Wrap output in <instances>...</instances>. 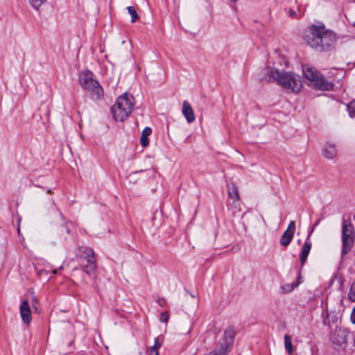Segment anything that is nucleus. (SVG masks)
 Instances as JSON below:
<instances>
[{"label": "nucleus", "instance_id": "obj_9", "mask_svg": "<svg viewBox=\"0 0 355 355\" xmlns=\"http://www.w3.org/2000/svg\"><path fill=\"white\" fill-rule=\"evenodd\" d=\"M81 269L88 275H95L96 270V263L95 257L82 259L80 261Z\"/></svg>", "mask_w": 355, "mask_h": 355}, {"label": "nucleus", "instance_id": "obj_10", "mask_svg": "<svg viewBox=\"0 0 355 355\" xmlns=\"http://www.w3.org/2000/svg\"><path fill=\"white\" fill-rule=\"evenodd\" d=\"M313 232V229L310 230V232H309V234L307 236V238L306 239L305 243L303 245L302 248V251L300 253V259L302 266H303L305 263V262L306 261L307 257L309 254V252H310V250L311 248L312 244L309 240V238Z\"/></svg>", "mask_w": 355, "mask_h": 355}, {"label": "nucleus", "instance_id": "obj_19", "mask_svg": "<svg viewBox=\"0 0 355 355\" xmlns=\"http://www.w3.org/2000/svg\"><path fill=\"white\" fill-rule=\"evenodd\" d=\"M298 282H293L291 284H285L282 286V289L284 293H290L298 286Z\"/></svg>", "mask_w": 355, "mask_h": 355}, {"label": "nucleus", "instance_id": "obj_34", "mask_svg": "<svg viewBox=\"0 0 355 355\" xmlns=\"http://www.w3.org/2000/svg\"><path fill=\"white\" fill-rule=\"evenodd\" d=\"M232 2H234V3H236V1H238L239 0H230Z\"/></svg>", "mask_w": 355, "mask_h": 355}, {"label": "nucleus", "instance_id": "obj_20", "mask_svg": "<svg viewBox=\"0 0 355 355\" xmlns=\"http://www.w3.org/2000/svg\"><path fill=\"white\" fill-rule=\"evenodd\" d=\"M128 13L131 16V22L134 23L139 19V15L136 10V8L134 6H128L127 8Z\"/></svg>", "mask_w": 355, "mask_h": 355}, {"label": "nucleus", "instance_id": "obj_8", "mask_svg": "<svg viewBox=\"0 0 355 355\" xmlns=\"http://www.w3.org/2000/svg\"><path fill=\"white\" fill-rule=\"evenodd\" d=\"M349 334V331L347 328L336 327L331 333L330 340L335 347H340L344 349L347 346Z\"/></svg>", "mask_w": 355, "mask_h": 355}, {"label": "nucleus", "instance_id": "obj_28", "mask_svg": "<svg viewBox=\"0 0 355 355\" xmlns=\"http://www.w3.org/2000/svg\"><path fill=\"white\" fill-rule=\"evenodd\" d=\"M157 304L162 306L166 304V300L164 298H159L157 301Z\"/></svg>", "mask_w": 355, "mask_h": 355}, {"label": "nucleus", "instance_id": "obj_14", "mask_svg": "<svg viewBox=\"0 0 355 355\" xmlns=\"http://www.w3.org/2000/svg\"><path fill=\"white\" fill-rule=\"evenodd\" d=\"M182 114L189 123L195 121L193 110L191 105L187 101H184L182 104Z\"/></svg>", "mask_w": 355, "mask_h": 355}, {"label": "nucleus", "instance_id": "obj_31", "mask_svg": "<svg viewBox=\"0 0 355 355\" xmlns=\"http://www.w3.org/2000/svg\"><path fill=\"white\" fill-rule=\"evenodd\" d=\"M318 223H319L318 221V222H316V223L314 224V225H313V227H312V229H311V230H313V229L314 230L315 227L316 225H318Z\"/></svg>", "mask_w": 355, "mask_h": 355}, {"label": "nucleus", "instance_id": "obj_1", "mask_svg": "<svg viewBox=\"0 0 355 355\" xmlns=\"http://www.w3.org/2000/svg\"><path fill=\"white\" fill-rule=\"evenodd\" d=\"M304 39L311 47L319 51H328L333 47L336 41V34L325 29L324 26L312 25L305 32Z\"/></svg>", "mask_w": 355, "mask_h": 355}, {"label": "nucleus", "instance_id": "obj_6", "mask_svg": "<svg viewBox=\"0 0 355 355\" xmlns=\"http://www.w3.org/2000/svg\"><path fill=\"white\" fill-rule=\"evenodd\" d=\"M80 84L84 89L95 95L97 98L103 96V89L91 71L87 70L80 73Z\"/></svg>", "mask_w": 355, "mask_h": 355}, {"label": "nucleus", "instance_id": "obj_22", "mask_svg": "<svg viewBox=\"0 0 355 355\" xmlns=\"http://www.w3.org/2000/svg\"><path fill=\"white\" fill-rule=\"evenodd\" d=\"M347 110L349 116L352 118H355V100L351 101L347 105Z\"/></svg>", "mask_w": 355, "mask_h": 355}, {"label": "nucleus", "instance_id": "obj_29", "mask_svg": "<svg viewBox=\"0 0 355 355\" xmlns=\"http://www.w3.org/2000/svg\"><path fill=\"white\" fill-rule=\"evenodd\" d=\"M351 320L352 323L355 324V307L353 309L351 313Z\"/></svg>", "mask_w": 355, "mask_h": 355}, {"label": "nucleus", "instance_id": "obj_12", "mask_svg": "<svg viewBox=\"0 0 355 355\" xmlns=\"http://www.w3.org/2000/svg\"><path fill=\"white\" fill-rule=\"evenodd\" d=\"M227 193L229 198L232 200V205L236 208L239 206V194L237 187L235 184L232 183L227 186Z\"/></svg>", "mask_w": 355, "mask_h": 355}, {"label": "nucleus", "instance_id": "obj_26", "mask_svg": "<svg viewBox=\"0 0 355 355\" xmlns=\"http://www.w3.org/2000/svg\"><path fill=\"white\" fill-rule=\"evenodd\" d=\"M146 352L148 355H158L159 354L157 349L153 347L148 348Z\"/></svg>", "mask_w": 355, "mask_h": 355}, {"label": "nucleus", "instance_id": "obj_5", "mask_svg": "<svg viewBox=\"0 0 355 355\" xmlns=\"http://www.w3.org/2000/svg\"><path fill=\"white\" fill-rule=\"evenodd\" d=\"M235 335L236 332L234 328L226 329L216 348L206 355H227L234 344Z\"/></svg>", "mask_w": 355, "mask_h": 355}, {"label": "nucleus", "instance_id": "obj_32", "mask_svg": "<svg viewBox=\"0 0 355 355\" xmlns=\"http://www.w3.org/2000/svg\"><path fill=\"white\" fill-rule=\"evenodd\" d=\"M57 273V270L55 269L53 270V274H56Z\"/></svg>", "mask_w": 355, "mask_h": 355}, {"label": "nucleus", "instance_id": "obj_35", "mask_svg": "<svg viewBox=\"0 0 355 355\" xmlns=\"http://www.w3.org/2000/svg\"><path fill=\"white\" fill-rule=\"evenodd\" d=\"M354 26H355V21L353 23Z\"/></svg>", "mask_w": 355, "mask_h": 355}, {"label": "nucleus", "instance_id": "obj_27", "mask_svg": "<svg viewBox=\"0 0 355 355\" xmlns=\"http://www.w3.org/2000/svg\"><path fill=\"white\" fill-rule=\"evenodd\" d=\"M162 346V342L159 340V337H157L155 339V343H154V345L153 346V347H155L156 349H159Z\"/></svg>", "mask_w": 355, "mask_h": 355}, {"label": "nucleus", "instance_id": "obj_3", "mask_svg": "<svg viewBox=\"0 0 355 355\" xmlns=\"http://www.w3.org/2000/svg\"><path fill=\"white\" fill-rule=\"evenodd\" d=\"M302 72L310 87L320 91H331L334 89V84L314 67H303Z\"/></svg>", "mask_w": 355, "mask_h": 355}, {"label": "nucleus", "instance_id": "obj_17", "mask_svg": "<svg viewBox=\"0 0 355 355\" xmlns=\"http://www.w3.org/2000/svg\"><path fill=\"white\" fill-rule=\"evenodd\" d=\"M295 232V222L292 220L289 223L287 229L282 235L293 238Z\"/></svg>", "mask_w": 355, "mask_h": 355}, {"label": "nucleus", "instance_id": "obj_2", "mask_svg": "<svg viewBox=\"0 0 355 355\" xmlns=\"http://www.w3.org/2000/svg\"><path fill=\"white\" fill-rule=\"evenodd\" d=\"M270 80L275 81L284 89L294 93L300 92L302 87L300 76L277 69L270 71Z\"/></svg>", "mask_w": 355, "mask_h": 355}, {"label": "nucleus", "instance_id": "obj_16", "mask_svg": "<svg viewBox=\"0 0 355 355\" xmlns=\"http://www.w3.org/2000/svg\"><path fill=\"white\" fill-rule=\"evenodd\" d=\"M79 250L80 252V258L81 260L87 258H90L92 257H94V252L90 248L80 247Z\"/></svg>", "mask_w": 355, "mask_h": 355}, {"label": "nucleus", "instance_id": "obj_33", "mask_svg": "<svg viewBox=\"0 0 355 355\" xmlns=\"http://www.w3.org/2000/svg\"><path fill=\"white\" fill-rule=\"evenodd\" d=\"M47 193H51V189H48V190H47Z\"/></svg>", "mask_w": 355, "mask_h": 355}, {"label": "nucleus", "instance_id": "obj_7", "mask_svg": "<svg viewBox=\"0 0 355 355\" xmlns=\"http://www.w3.org/2000/svg\"><path fill=\"white\" fill-rule=\"evenodd\" d=\"M354 239V228L350 220H343L342 223V254L351 250Z\"/></svg>", "mask_w": 355, "mask_h": 355}, {"label": "nucleus", "instance_id": "obj_18", "mask_svg": "<svg viewBox=\"0 0 355 355\" xmlns=\"http://www.w3.org/2000/svg\"><path fill=\"white\" fill-rule=\"evenodd\" d=\"M284 347L288 354H291L293 352L291 338L287 334L284 336Z\"/></svg>", "mask_w": 355, "mask_h": 355}, {"label": "nucleus", "instance_id": "obj_24", "mask_svg": "<svg viewBox=\"0 0 355 355\" xmlns=\"http://www.w3.org/2000/svg\"><path fill=\"white\" fill-rule=\"evenodd\" d=\"M348 296L351 301L355 302V282L351 284Z\"/></svg>", "mask_w": 355, "mask_h": 355}, {"label": "nucleus", "instance_id": "obj_30", "mask_svg": "<svg viewBox=\"0 0 355 355\" xmlns=\"http://www.w3.org/2000/svg\"><path fill=\"white\" fill-rule=\"evenodd\" d=\"M289 16L291 17H295L297 14L296 12L292 9H291L288 12Z\"/></svg>", "mask_w": 355, "mask_h": 355}, {"label": "nucleus", "instance_id": "obj_21", "mask_svg": "<svg viewBox=\"0 0 355 355\" xmlns=\"http://www.w3.org/2000/svg\"><path fill=\"white\" fill-rule=\"evenodd\" d=\"M46 1L47 0H28V2L34 9L38 10Z\"/></svg>", "mask_w": 355, "mask_h": 355}, {"label": "nucleus", "instance_id": "obj_25", "mask_svg": "<svg viewBox=\"0 0 355 355\" xmlns=\"http://www.w3.org/2000/svg\"><path fill=\"white\" fill-rule=\"evenodd\" d=\"M169 315L166 312H162L160 315L159 320L162 322L166 323L168 321Z\"/></svg>", "mask_w": 355, "mask_h": 355}, {"label": "nucleus", "instance_id": "obj_11", "mask_svg": "<svg viewBox=\"0 0 355 355\" xmlns=\"http://www.w3.org/2000/svg\"><path fill=\"white\" fill-rule=\"evenodd\" d=\"M20 315L24 323L29 324L32 320L29 304L24 300L19 306Z\"/></svg>", "mask_w": 355, "mask_h": 355}, {"label": "nucleus", "instance_id": "obj_13", "mask_svg": "<svg viewBox=\"0 0 355 355\" xmlns=\"http://www.w3.org/2000/svg\"><path fill=\"white\" fill-rule=\"evenodd\" d=\"M322 153L327 159H334L337 155V148L336 145L329 142L325 143L323 146Z\"/></svg>", "mask_w": 355, "mask_h": 355}, {"label": "nucleus", "instance_id": "obj_23", "mask_svg": "<svg viewBox=\"0 0 355 355\" xmlns=\"http://www.w3.org/2000/svg\"><path fill=\"white\" fill-rule=\"evenodd\" d=\"M292 239V237L282 235L280 239V244L282 246L286 247L291 243Z\"/></svg>", "mask_w": 355, "mask_h": 355}, {"label": "nucleus", "instance_id": "obj_4", "mask_svg": "<svg viewBox=\"0 0 355 355\" xmlns=\"http://www.w3.org/2000/svg\"><path fill=\"white\" fill-rule=\"evenodd\" d=\"M133 97L124 94L118 97L114 105L112 107L113 118L118 121H123L132 112L134 106Z\"/></svg>", "mask_w": 355, "mask_h": 355}, {"label": "nucleus", "instance_id": "obj_15", "mask_svg": "<svg viewBox=\"0 0 355 355\" xmlns=\"http://www.w3.org/2000/svg\"><path fill=\"white\" fill-rule=\"evenodd\" d=\"M152 133V129L149 127H146L141 134L140 143L143 147L147 146L149 144V139L148 137Z\"/></svg>", "mask_w": 355, "mask_h": 355}]
</instances>
